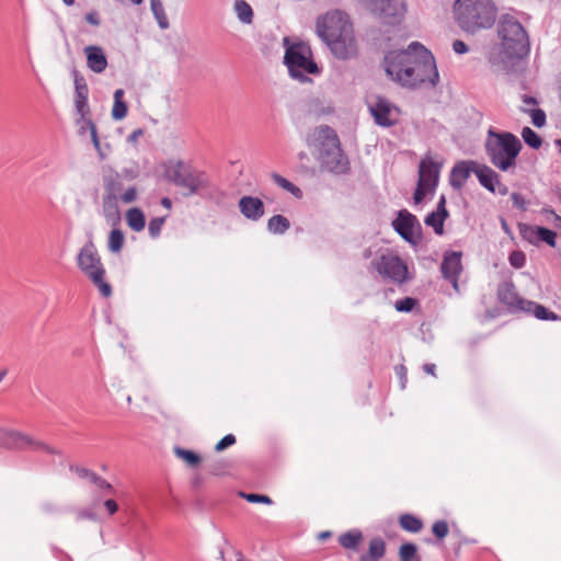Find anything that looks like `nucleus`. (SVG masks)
<instances>
[{
	"mask_svg": "<svg viewBox=\"0 0 561 561\" xmlns=\"http://www.w3.org/2000/svg\"><path fill=\"white\" fill-rule=\"evenodd\" d=\"M510 264L515 268H522L526 263V255L523 251H513L508 256Z\"/></svg>",
	"mask_w": 561,
	"mask_h": 561,
	"instance_id": "obj_45",
	"label": "nucleus"
},
{
	"mask_svg": "<svg viewBox=\"0 0 561 561\" xmlns=\"http://www.w3.org/2000/svg\"><path fill=\"white\" fill-rule=\"evenodd\" d=\"M554 144H556V146L559 148V152H560V154H561V139H557V140L554 141Z\"/></svg>",
	"mask_w": 561,
	"mask_h": 561,
	"instance_id": "obj_64",
	"label": "nucleus"
},
{
	"mask_svg": "<svg viewBox=\"0 0 561 561\" xmlns=\"http://www.w3.org/2000/svg\"><path fill=\"white\" fill-rule=\"evenodd\" d=\"M385 70L392 80L412 89L435 87L439 80L434 56L419 43H412L405 50L388 53Z\"/></svg>",
	"mask_w": 561,
	"mask_h": 561,
	"instance_id": "obj_1",
	"label": "nucleus"
},
{
	"mask_svg": "<svg viewBox=\"0 0 561 561\" xmlns=\"http://www.w3.org/2000/svg\"><path fill=\"white\" fill-rule=\"evenodd\" d=\"M443 276L450 280L456 291H459L458 278L462 271L461 253L450 252L446 253L440 266Z\"/></svg>",
	"mask_w": 561,
	"mask_h": 561,
	"instance_id": "obj_19",
	"label": "nucleus"
},
{
	"mask_svg": "<svg viewBox=\"0 0 561 561\" xmlns=\"http://www.w3.org/2000/svg\"><path fill=\"white\" fill-rule=\"evenodd\" d=\"M497 32L501 38V49L506 58L520 59L529 54L528 35L523 25L514 18L504 15L500 20Z\"/></svg>",
	"mask_w": 561,
	"mask_h": 561,
	"instance_id": "obj_6",
	"label": "nucleus"
},
{
	"mask_svg": "<svg viewBox=\"0 0 561 561\" xmlns=\"http://www.w3.org/2000/svg\"><path fill=\"white\" fill-rule=\"evenodd\" d=\"M386 553L383 539L376 537L369 541L368 554L362 556L360 561H378Z\"/></svg>",
	"mask_w": 561,
	"mask_h": 561,
	"instance_id": "obj_26",
	"label": "nucleus"
},
{
	"mask_svg": "<svg viewBox=\"0 0 561 561\" xmlns=\"http://www.w3.org/2000/svg\"><path fill=\"white\" fill-rule=\"evenodd\" d=\"M164 225V218L156 217L149 221L148 231L152 238L159 237L161 229Z\"/></svg>",
	"mask_w": 561,
	"mask_h": 561,
	"instance_id": "obj_46",
	"label": "nucleus"
},
{
	"mask_svg": "<svg viewBox=\"0 0 561 561\" xmlns=\"http://www.w3.org/2000/svg\"><path fill=\"white\" fill-rule=\"evenodd\" d=\"M494 56H495L494 54H491L490 57H489L490 62L493 64V65H495L497 62L496 58Z\"/></svg>",
	"mask_w": 561,
	"mask_h": 561,
	"instance_id": "obj_63",
	"label": "nucleus"
},
{
	"mask_svg": "<svg viewBox=\"0 0 561 561\" xmlns=\"http://www.w3.org/2000/svg\"><path fill=\"white\" fill-rule=\"evenodd\" d=\"M432 531L438 539H443L449 533L448 524L445 520H437L433 524Z\"/></svg>",
	"mask_w": 561,
	"mask_h": 561,
	"instance_id": "obj_47",
	"label": "nucleus"
},
{
	"mask_svg": "<svg viewBox=\"0 0 561 561\" xmlns=\"http://www.w3.org/2000/svg\"><path fill=\"white\" fill-rule=\"evenodd\" d=\"M476 165L477 162L474 161H462L457 163L451 171V185L455 187H461L470 176L471 172H473Z\"/></svg>",
	"mask_w": 561,
	"mask_h": 561,
	"instance_id": "obj_22",
	"label": "nucleus"
},
{
	"mask_svg": "<svg viewBox=\"0 0 561 561\" xmlns=\"http://www.w3.org/2000/svg\"><path fill=\"white\" fill-rule=\"evenodd\" d=\"M0 448L16 451L54 453L45 442L13 428H0Z\"/></svg>",
	"mask_w": 561,
	"mask_h": 561,
	"instance_id": "obj_8",
	"label": "nucleus"
},
{
	"mask_svg": "<svg viewBox=\"0 0 561 561\" xmlns=\"http://www.w3.org/2000/svg\"><path fill=\"white\" fill-rule=\"evenodd\" d=\"M520 149L522 144L515 135L489 129L485 150L491 163L501 171L515 165Z\"/></svg>",
	"mask_w": 561,
	"mask_h": 561,
	"instance_id": "obj_4",
	"label": "nucleus"
},
{
	"mask_svg": "<svg viewBox=\"0 0 561 561\" xmlns=\"http://www.w3.org/2000/svg\"><path fill=\"white\" fill-rule=\"evenodd\" d=\"M529 311H533L535 317L539 320H557L558 319V316L552 312V311H549L546 307H543L542 305H539V304H536V302H533L531 301V306H530V310Z\"/></svg>",
	"mask_w": 561,
	"mask_h": 561,
	"instance_id": "obj_36",
	"label": "nucleus"
},
{
	"mask_svg": "<svg viewBox=\"0 0 561 561\" xmlns=\"http://www.w3.org/2000/svg\"><path fill=\"white\" fill-rule=\"evenodd\" d=\"M392 226L394 230L408 242L415 244L420 231V224L416 217L408 210L402 209L399 211L397 218L393 220Z\"/></svg>",
	"mask_w": 561,
	"mask_h": 561,
	"instance_id": "obj_16",
	"label": "nucleus"
},
{
	"mask_svg": "<svg viewBox=\"0 0 561 561\" xmlns=\"http://www.w3.org/2000/svg\"><path fill=\"white\" fill-rule=\"evenodd\" d=\"M125 219L127 226L135 232H140L145 229L146 218L144 213L139 208L133 207L128 209L125 214Z\"/></svg>",
	"mask_w": 561,
	"mask_h": 561,
	"instance_id": "obj_25",
	"label": "nucleus"
},
{
	"mask_svg": "<svg viewBox=\"0 0 561 561\" xmlns=\"http://www.w3.org/2000/svg\"><path fill=\"white\" fill-rule=\"evenodd\" d=\"M162 205H163V206H165V207H168V208H169V207H171V202H170V199H169V198H163V199H162Z\"/></svg>",
	"mask_w": 561,
	"mask_h": 561,
	"instance_id": "obj_62",
	"label": "nucleus"
},
{
	"mask_svg": "<svg viewBox=\"0 0 561 561\" xmlns=\"http://www.w3.org/2000/svg\"><path fill=\"white\" fill-rule=\"evenodd\" d=\"M363 536L360 531L351 530L340 536L339 542L345 549H354L360 542Z\"/></svg>",
	"mask_w": 561,
	"mask_h": 561,
	"instance_id": "obj_32",
	"label": "nucleus"
},
{
	"mask_svg": "<svg viewBox=\"0 0 561 561\" xmlns=\"http://www.w3.org/2000/svg\"><path fill=\"white\" fill-rule=\"evenodd\" d=\"M348 16L341 11H331L317 20V34L327 45L341 36L344 28L352 27Z\"/></svg>",
	"mask_w": 561,
	"mask_h": 561,
	"instance_id": "obj_9",
	"label": "nucleus"
},
{
	"mask_svg": "<svg viewBox=\"0 0 561 561\" xmlns=\"http://www.w3.org/2000/svg\"><path fill=\"white\" fill-rule=\"evenodd\" d=\"M85 21L91 25L98 26L100 24V20L96 12H90L85 15Z\"/></svg>",
	"mask_w": 561,
	"mask_h": 561,
	"instance_id": "obj_55",
	"label": "nucleus"
},
{
	"mask_svg": "<svg viewBox=\"0 0 561 561\" xmlns=\"http://www.w3.org/2000/svg\"><path fill=\"white\" fill-rule=\"evenodd\" d=\"M423 369L426 374L435 376L436 366L434 364H425Z\"/></svg>",
	"mask_w": 561,
	"mask_h": 561,
	"instance_id": "obj_60",
	"label": "nucleus"
},
{
	"mask_svg": "<svg viewBox=\"0 0 561 561\" xmlns=\"http://www.w3.org/2000/svg\"><path fill=\"white\" fill-rule=\"evenodd\" d=\"M523 107H527V108H536L535 106L537 105V100L533 96H529V95H524L523 96Z\"/></svg>",
	"mask_w": 561,
	"mask_h": 561,
	"instance_id": "obj_53",
	"label": "nucleus"
},
{
	"mask_svg": "<svg viewBox=\"0 0 561 561\" xmlns=\"http://www.w3.org/2000/svg\"><path fill=\"white\" fill-rule=\"evenodd\" d=\"M104 506L111 515L115 514L118 510V505L114 500H106Z\"/></svg>",
	"mask_w": 561,
	"mask_h": 561,
	"instance_id": "obj_54",
	"label": "nucleus"
},
{
	"mask_svg": "<svg viewBox=\"0 0 561 561\" xmlns=\"http://www.w3.org/2000/svg\"><path fill=\"white\" fill-rule=\"evenodd\" d=\"M77 473L79 474L80 478L88 479L89 481H91V476L95 474L94 472H92L85 468L77 469Z\"/></svg>",
	"mask_w": 561,
	"mask_h": 561,
	"instance_id": "obj_57",
	"label": "nucleus"
},
{
	"mask_svg": "<svg viewBox=\"0 0 561 561\" xmlns=\"http://www.w3.org/2000/svg\"><path fill=\"white\" fill-rule=\"evenodd\" d=\"M473 173L477 175L480 184L490 192H497L501 195H505L507 193V187L500 182L499 174L490 167L477 163L473 169Z\"/></svg>",
	"mask_w": 561,
	"mask_h": 561,
	"instance_id": "obj_18",
	"label": "nucleus"
},
{
	"mask_svg": "<svg viewBox=\"0 0 561 561\" xmlns=\"http://www.w3.org/2000/svg\"><path fill=\"white\" fill-rule=\"evenodd\" d=\"M87 67L95 72L102 73L107 68V58L102 47L90 45L84 48Z\"/></svg>",
	"mask_w": 561,
	"mask_h": 561,
	"instance_id": "obj_20",
	"label": "nucleus"
},
{
	"mask_svg": "<svg viewBox=\"0 0 561 561\" xmlns=\"http://www.w3.org/2000/svg\"><path fill=\"white\" fill-rule=\"evenodd\" d=\"M381 5L379 8V10L383 13H387V15H390V14H393L392 13V9L396 11L397 10V4H400V8L403 9V2H390V1H387V2H379Z\"/></svg>",
	"mask_w": 561,
	"mask_h": 561,
	"instance_id": "obj_51",
	"label": "nucleus"
},
{
	"mask_svg": "<svg viewBox=\"0 0 561 561\" xmlns=\"http://www.w3.org/2000/svg\"><path fill=\"white\" fill-rule=\"evenodd\" d=\"M445 202H446L445 197L442 196L440 201H439V203L437 205L436 211L431 213L425 218V224L427 226L433 227L434 231L437 234H443V232H444V221H445L446 217L448 216V213H447L446 207H445Z\"/></svg>",
	"mask_w": 561,
	"mask_h": 561,
	"instance_id": "obj_23",
	"label": "nucleus"
},
{
	"mask_svg": "<svg viewBox=\"0 0 561 561\" xmlns=\"http://www.w3.org/2000/svg\"><path fill=\"white\" fill-rule=\"evenodd\" d=\"M290 227L289 220L283 215H275L267 221V229L272 233H284Z\"/></svg>",
	"mask_w": 561,
	"mask_h": 561,
	"instance_id": "obj_29",
	"label": "nucleus"
},
{
	"mask_svg": "<svg viewBox=\"0 0 561 561\" xmlns=\"http://www.w3.org/2000/svg\"><path fill=\"white\" fill-rule=\"evenodd\" d=\"M331 537V533L330 531H321L319 535H318V539L320 541H324L325 539L330 538Z\"/></svg>",
	"mask_w": 561,
	"mask_h": 561,
	"instance_id": "obj_61",
	"label": "nucleus"
},
{
	"mask_svg": "<svg viewBox=\"0 0 561 561\" xmlns=\"http://www.w3.org/2000/svg\"><path fill=\"white\" fill-rule=\"evenodd\" d=\"M400 527L408 533H420L423 528V523L420 518L412 514H402L399 517Z\"/></svg>",
	"mask_w": 561,
	"mask_h": 561,
	"instance_id": "obj_27",
	"label": "nucleus"
},
{
	"mask_svg": "<svg viewBox=\"0 0 561 561\" xmlns=\"http://www.w3.org/2000/svg\"><path fill=\"white\" fill-rule=\"evenodd\" d=\"M538 226H530V225H519V233L523 237L524 240L528 241L529 243H537L538 242Z\"/></svg>",
	"mask_w": 561,
	"mask_h": 561,
	"instance_id": "obj_37",
	"label": "nucleus"
},
{
	"mask_svg": "<svg viewBox=\"0 0 561 561\" xmlns=\"http://www.w3.org/2000/svg\"><path fill=\"white\" fill-rule=\"evenodd\" d=\"M83 119L87 128L90 131L91 140L93 142L94 148L99 151L100 156H103L95 124L91 119H85V117Z\"/></svg>",
	"mask_w": 561,
	"mask_h": 561,
	"instance_id": "obj_42",
	"label": "nucleus"
},
{
	"mask_svg": "<svg viewBox=\"0 0 561 561\" xmlns=\"http://www.w3.org/2000/svg\"><path fill=\"white\" fill-rule=\"evenodd\" d=\"M236 444V436L233 434H227L224 436L215 446V450L220 453L226 448Z\"/></svg>",
	"mask_w": 561,
	"mask_h": 561,
	"instance_id": "obj_48",
	"label": "nucleus"
},
{
	"mask_svg": "<svg viewBox=\"0 0 561 561\" xmlns=\"http://www.w3.org/2000/svg\"><path fill=\"white\" fill-rule=\"evenodd\" d=\"M125 243V236L121 229H113L107 239V249L112 253H119Z\"/></svg>",
	"mask_w": 561,
	"mask_h": 561,
	"instance_id": "obj_30",
	"label": "nucleus"
},
{
	"mask_svg": "<svg viewBox=\"0 0 561 561\" xmlns=\"http://www.w3.org/2000/svg\"><path fill=\"white\" fill-rule=\"evenodd\" d=\"M369 111L379 126L390 127L397 124L400 111L382 96H377L369 103Z\"/></svg>",
	"mask_w": 561,
	"mask_h": 561,
	"instance_id": "obj_13",
	"label": "nucleus"
},
{
	"mask_svg": "<svg viewBox=\"0 0 561 561\" xmlns=\"http://www.w3.org/2000/svg\"><path fill=\"white\" fill-rule=\"evenodd\" d=\"M497 297L502 304L510 308L530 310L531 301L520 298L512 282H504L499 286Z\"/></svg>",
	"mask_w": 561,
	"mask_h": 561,
	"instance_id": "obj_17",
	"label": "nucleus"
},
{
	"mask_svg": "<svg viewBox=\"0 0 561 561\" xmlns=\"http://www.w3.org/2000/svg\"><path fill=\"white\" fill-rule=\"evenodd\" d=\"M172 181L178 186L187 190L186 194L190 195L207 185V179L204 173L190 171L182 162L176 164L172 173Z\"/></svg>",
	"mask_w": 561,
	"mask_h": 561,
	"instance_id": "obj_12",
	"label": "nucleus"
},
{
	"mask_svg": "<svg viewBox=\"0 0 561 561\" xmlns=\"http://www.w3.org/2000/svg\"><path fill=\"white\" fill-rule=\"evenodd\" d=\"M105 194L103 196V210L104 214L108 217H113L116 220L119 219V211L117 206L118 197L121 196V192L123 190V184L118 179V175L108 176L105 180Z\"/></svg>",
	"mask_w": 561,
	"mask_h": 561,
	"instance_id": "obj_15",
	"label": "nucleus"
},
{
	"mask_svg": "<svg viewBox=\"0 0 561 561\" xmlns=\"http://www.w3.org/2000/svg\"><path fill=\"white\" fill-rule=\"evenodd\" d=\"M283 43L285 47L284 64L294 79L306 82L309 81L307 75H318L320 72L308 44L304 42L293 43L288 37H285Z\"/></svg>",
	"mask_w": 561,
	"mask_h": 561,
	"instance_id": "obj_5",
	"label": "nucleus"
},
{
	"mask_svg": "<svg viewBox=\"0 0 561 561\" xmlns=\"http://www.w3.org/2000/svg\"><path fill=\"white\" fill-rule=\"evenodd\" d=\"M175 454L191 467H196L201 462V457L192 450L175 448Z\"/></svg>",
	"mask_w": 561,
	"mask_h": 561,
	"instance_id": "obj_38",
	"label": "nucleus"
},
{
	"mask_svg": "<svg viewBox=\"0 0 561 561\" xmlns=\"http://www.w3.org/2000/svg\"><path fill=\"white\" fill-rule=\"evenodd\" d=\"M272 179L275 184H277L283 190L289 192L295 197H297V198L302 197L301 190L298 186H296L295 184H293L289 180L285 179L284 176L279 175L277 173L272 174Z\"/></svg>",
	"mask_w": 561,
	"mask_h": 561,
	"instance_id": "obj_31",
	"label": "nucleus"
},
{
	"mask_svg": "<svg viewBox=\"0 0 561 561\" xmlns=\"http://www.w3.org/2000/svg\"><path fill=\"white\" fill-rule=\"evenodd\" d=\"M142 134H144V131H142V129H140V128H139V129L134 130V131H133V133L127 137L128 142H130V144H136V142L138 141V138H139L140 136H142Z\"/></svg>",
	"mask_w": 561,
	"mask_h": 561,
	"instance_id": "obj_56",
	"label": "nucleus"
},
{
	"mask_svg": "<svg viewBox=\"0 0 561 561\" xmlns=\"http://www.w3.org/2000/svg\"><path fill=\"white\" fill-rule=\"evenodd\" d=\"M440 165L426 157L420 162L419 181L414 192V202L421 203L427 193L435 190L439 178Z\"/></svg>",
	"mask_w": 561,
	"mask_h": 561,
	"instance_id": "obj_10",
	"label": "nucleus"
},
{
	"mask_svg": "<svg viewBox=\"0 0 561 561\" xmlns=\"http://www.w3.org/2000/svg\"><path fill=\"white\" fill-rule=\"evenodd\" d=\"M522 110L530 115L531 122L536 127L540 128L546 125V114L542 110L527 107H522Z\"/></svg>",
	"mask_w": 561,
	"mask_h": 561,
	"instance_id": "obj_40",
	"label": "nucleus"
},
{
	"mask_svg": "<svg viewBox=\"0 0 561 561\" xmlns=\"http://www.w3.org/2000/svg\"><path fill=\"white\" fill-rule=\"evenodd\" d=\"M241 214L251 220H257L264 215L263 202L257 197L243 196L239 201Z\"/></svg>",
	"mask_w": 561,
	"mask_h": 561,
	"instance_id": "obj_21",
	"label": "nucleus"
},
{
	"mask_svg": "<svg viewBox=\"0 0 561 561\" xmlns=\"http://www.w3.org/2000/svg\"><path fill=\"white\" fill-rule=\"evenodd\" d=\"M453 49L456 54H465L468 51L467 45L458 39L453 43Z\"/></svg>",
	"mask_w": 561,
	"mask_h": 561,
	"instance_id": "obj_52",
	"label": "nucleus"
},
{
	"mask_svg": "<svg viewBox=\"0 0 561 561\" xmlns=\"http://www.w3.org/2000/svg\"><path fill=\"white\" fill-rule=\"evenodd\" d=\"M417 547L412 542L401 545L399 548L400 561H412L416 558Z\"/></svg>",
	"mask_w": 561,
	"mask_h": 561,
	"instance_id": "obj_39",
	"label": "nucleus"
},
{
	"mask_svg": "<svg viewBox=\"0 0 561 561\" xmlns=\"http://www.w3.org/2000/svg\"><path fill=\"white\" fill-rule=\"evenodd\" d=\"M557 233L548 228L539 227L538 241H543L550 247H556Z\"/></svg>",
	"mask_w": 561,
	"mask_h": 561,
	"instance_id": "obj_41",
	"label": "nucleus"
},
{
	"mask_svg": "<svg viewBox=\"0 0 561 561\" xmlns=\"http://www.w3.org/2000/svg\"><path fill=\"white\" fill-rule=\"evenodd\" d=\"M328 46L332 54L339 59L345 60L355 57L358 53V47L353 26L344 28L341 36H337V38L332 41Z\"/></svg>",
	"mask_w": 561,
	"mask_h": 561,
	"instance_id": "obj_14",
	"label": "nucleus"
},
{
	"mask_svg": "<svg viewBox=\"0 0 561 561\" xmlns=\"http://www.w3.org/2000/svg\"><path fill=\"white\" fill-rule=\"evenodd\" d=\"M77 263L80 271L90 278L104 297L112 295V287L105 282V268L93 243H87L81 248Z\"/></svg>",
	"mask_w": 561,
	"mask_h": 561,
	"instance_id": "obj_7",
	"label": "nucleus"
},
{
	"mask_svg": "<svg viewBox=\"0 0 561 561\" xmlns=\"http://www.w3.org/2000/svg\"><path fill=\"white\" fill-rule=\"evenodd\" d=\"M151 10L154 14V18L158 21V24L161 28H168L169 27V20L165 14V10L162 5V2H151Z\"/></svg>",
	"mask_w": 561,
	"mask_h": 561,
	"instance_id": "obj_35",
	"label": "nucleus"
},
{
	"mask_svg": "<svg viewBox=\"0 0 561 561\" xmlns=\"http://www.w3.org/2000/svg\"><path fill=\"white\" fill-rule=\"evenodd\" d=\"M76 92H77L76 101H75L76 107H77V111L79 112V114L81 115V117L84 118L87 116V114L89 113L88 88L85 84H83V85L77 84Z\"/></svg>",
	"mask_w": 561,
	"mask_h": 561,
	"instance_id": "obj_28",
	"label": "nucleus"
},
{
	"mask_svg": "<svg viewBox=\"0 0 561 561\" xmlns=\"http://www.w3.org/2000/svg\"><path fill=\"white\" fill-rule=\"evenodd\" d=\"M306 141L308 147L320 153L330 171L342 173L346 170L347 162L341 154L339 137L331 127L322 125L314 128L308 134Z\"/></svg>",
	"mask_w": 561,
	"mask_h": 561,
	"instance_id": "obj_2",
	"label": "nucleus"
},
{
	"mask_svg": "<svg viewBox=\"0 0 561 561\" xmlns=\"http://www.w3.org/2000/svg\"><path fill=\"white\" fill-rule=\"evenodd\" d=\"M396 371L401 380L407 378V368L403 365L397 366Z\"/></svg>",
	"mask_w": 561,
	"mask_h": 561,
	"instance_id": "obj_59",
	"label": "nucleus"
},
{
	"mask_svg": "<svg viewBox=\"0 0 561 561\" xmlns=\"http://www.w3.org/2000/svg\"><path fill=\"white\" fill-rule=\"evenodd\" d=\"M234 12L242 23L250 24L252 22L253 10L249 2H236Z\"/></svg>",
	"mask_w": 561,
	"mask_h": 561,
	"instance_id": "obj_33",
	"label": "nucleus"
},
{
	"mask_svg": "<svg viewBox=\"0 0 561 561\" xmlns=\"http://www.w3.org/2000/svg\"><path fill=\"white\" fill-rule=\"evenodd\" d=\"M91 483H93L95 486L102 490L112 491V485L102 477L98 476L96 473L94 476H91Z\"/></svg>",
	"mask_w": 561,
	"mask_h": 561,
	"instance_id": "obj_50",
	"label": "nucleus"
},
{
	"mask_svg": "<svg viewBox=\"0 0 561 561\" xmlns=\"http://www.w3.org/2000/svg\"><path fill=\"white\" fill-rule=\"evenodd\" d=\"M512 199L514 202V204L520 208L524 207V198L522 197V195L517 194V193H514L512 195Z\"/></svg>",
	"mask_w": 561,
	"mask_h": 561,
	"instance_id": "obj_58",
	"label": "nucleus"
},
{
	"mask_svg": "<svg viewBox=\"0 0 561 561\" xmlns=\"http://www.w3.org/2000/svg\"><path fill=\"white\" fill-rule=\"evenodd\" d=\"M524 141L531 148L538 149L541 147L542 140L537 133L530 127H524L522 131Z\"/></svg>",
	"mask_w": 561,
	"mask_h": 561,
	"instance_id": "obj_34",
	"label": "nucleus"
},
{
	"mask_svg": "<svg viewBox=\"0 0 561 561\" xmlns=\"http://www.w3.org/2000/svg\"><path fill=\"white\" fill-rule=\"evenodd\" d=\"M417 304V300L411 297H405L401 300H397L394 304L396 310L400 312L411 311Z\"/></svg>",
	"mask_w": 561,
	"mask_h": 561,
	"instance_id": "obj_44",
	"label": "nucleus"
},
{
	"mask_svg": "<svg viewBox=\"0 0 561 561\" xmlns=\"http://www.w3.org/2000/svg\"><path fill=\"white\" fill-rule=\"evenodd\" d=\"M137 198V188L135 186L128 187L124 193L121 194L118 199L125 204L135 202Z\"/></svg>",
	"mask_w": 561,
	"mask_h": 561,
	"instance_id": "obj_49",
	"label": "nucleus"
},
{
	"mask_svg": "<svg viewBox=\"0 0 561 561\" xmlns=\"http://www.w3.org/2000/svg\"><path fill=\"white\" fill-rule=\"evenodd\" d=\"M376 271L383 277L394 283L402 284L408 279V266L396 254L387 253L380 255L375 262Z\"/></svg>",
	"mask_w": 561,
	"mask_h": 561,
	"instance_id": "obj_11",
	"label": "nucleus"
},
{
	"mask_svg": "<svg viewBox=\"0 0 561 561\" xmlns=\"http://www.w3.org/2000/svg\"><path fill=\"white\" fill-rule=\"evenodd\" d=\"M240 496L245 499L250 503H259V504H267V505H271L273 503L272 499L264 494L241 492Z\"/></svg>",
	"mask_w": 561,
	"mask_h": 561,
	"instance_id": "obj_43",
	"label": "nucleus"
},
{
	"mask_svg": "<svg viewBox=\"0 0 561 561\" xmlns=\"http://www.w3.org/2000/svg\"><path fill=\"white\" fill-rule=\"evenodd\" d=\"M494 2H455L454 15L459 26L468 33L491 27L496 19Z\"/></svg>",
	"mask_w": 561,
	"mask_h": 561,
	"instance_id": "obj_3",
	"label": "nucleus"
},
{
	"mask_svg": "<svg viewBox=\"0 0 561 561\" xmlns=\"http://www.w3.org/2000/svg\"><path fill=\"white\" fill-rule=\"evenodd\" d=\"M125 92L123 89H117L114 92V103L112 107V117L115 121H122L127 116L128 113V105L124 101Z\"/></svg>",
	"mask_w": 561,
	"mask_h": 561,
	"instance_id": "obj_24",
	"label": "nucleus"
}]
</instances>
